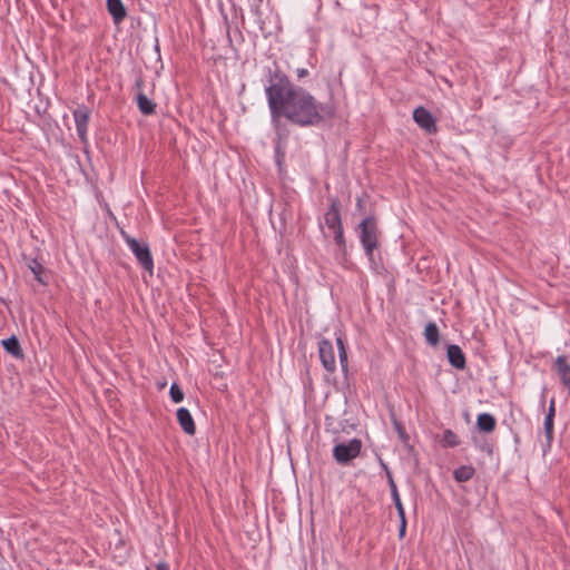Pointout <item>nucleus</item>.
<instances>
[{
	"label": "nucleus",
	"instance_id": "nucleus-32",
	"mask_svg": "<svg viewBox=\"0 0 570 570\" xmlns=\"http://www.w3.org/2000/svg\"><path fill=\"white\" fill-rule=\"evenodd\" d=\"M150 87H151V88H150V92H153V91H154L155 83H151V85H150Z\"/></svg>",
	"mask_w": 570,
	"mask_h": 570
},
{
	"label": "nucleus",
	"instance_id": "nucleus-7",
	"mask_svg": "<svg viewBox=\"0 0 570 570\" xmlns=\"http://www.w3.org/2000/svg\"><path fill=\"white\" fill-rule=\"evenodd\" d=\"M413 119L420 128L425 130L428 134H435L438 126L433 115L423 106H420L413 111Z\"/></svg>",
	"mask_w": 570,
	"mask_h": 570
},
{
	"label": "nucleus",
	"instance_id": "nucleus-23",
	"mask_svg": "<svg viewBox=\"0 0 570 570\" xmlns=\"http://www.w3.org/2000/svg\"><path fill=\"white\" fill-rule=\"evenodd\" d=\"M170 397L173 402L179 403L184 400V392L179 387L177 383H173L169 390Z\"/></svg>",
	"mask_w": 570,
	"mask_h": 570
},
{
	"label": "nucleus",
	"instance_id": "nucleus-4",
	"mask_svg": "<svg viewBox=\"0 0 570 570\" xmlns=\"http://www.w3.org/2000/svg\"><path fill=\"white\" fill-rule=\"evenodd\" d=\"M362 442L354 438L348 443H338L333 449V456L340 464H346L361 453Z\"/></svg>",
	"mask_w": 570,
	"mask_h": 570
},
{
	"label": "nucleus",
	"instance_id": "nucleus-22",
	"mask_svg": "<svg viewBox=\"0 0 570 570\" xmlns=\"http://www.w3.org/2000/svg\"><path fill=\"white\" fill-rule=\"evenodd\" d=\"M333 232H334V242L337 245L341 254L343 256H345L346 255V243H345V238H344L343 227L334 229Z\"/></svg>",
	"mask_w": 570,
	"mask_h": 570
},
{
	"label": "nucleus",
	"instance_id": "nucleus-18",
	"mask_svg": "<svg viewBox=\"0 0 570 570\" xmlns=\"http://www.w3.org/2000/svg\"><path fill=\"white\" fill-rule=\"evenodd\" d=\"M3 348L11 355L19 357L22 356L20 343L16 336H11L2 341Z\"/></svg>",
	"mask_w": 570,
	"mask_h": 570
},
{
	"label": "nucleus",
	"instance_id": "nucleus-31",
	"mask_svg": "<svg viewBox=\"0 0 570 570\" xmlns=\"http://www.w3.org/2000/svg\"><path fill=\"white\" fill-rule=\"evenodd\" d=\"M356 207L358 210H362L363 208V199L361 197L356 199Z\"/></svg>",
	"mask_w": 570,
	"mask_h": 570
},
{
	"label": "nucleus",
	"instance_id": "nucleus-20",
	"mask_svg": "<svg viewBox=\"0 0 570 570\" xmlns=\"http://www.w3.org/2000/svg\"><path fill=\"white\" fill-rule=\"evenodd\" d=\"M440 443L443 448H453L461 443L458 434L451 430H445L440 439Z\"/></svg>",
	"mask_w": 570,
	"mask_h": 570
},
{
	"label": "nucleus",
	"instance_id": "nucleus-3",
	"mask_svg": "<svg viewBox=\"0 0 570 570\" xmlns=\"http://www.w3.org/2000/svg\"><path fill=\"white\" fill-rule=\"evenodd\" d=\"M121 235L142 268L153 274L154 261L148 244L138 242L136 238L127 235L124 230H121Z\"/></svg>",
	"mask_w": 570,
	"mask_h": 570
},
{
	"label": "nucleus",
	"instance_id": "nucleus-21",
	"mask_svg": "<svg viewBox=\"0 0 570 570\" xmlns=\"http://www.w3.org/2000/svg\"><path fill=\"white\" fill-rule=\"evenodd\" d=\"M336 344H337V348H338V360H340L342 371L344 373H347L348 362H347V353H346L344 342L341 337H337Z\"/></svg>",
	"mask_w": 570,
	"mask_h": 570
},
{
	"label": "nucleus",
	"instance_id": "nucleus-8",
	"mask_svg": "<svg viewBox=\"0 0 570 570\" xmlns=\"http://www.w3.org/2000/svg\"><path fill=\"white\" fill-rule=\"evenodd\" d=\"M330 207L327 212L325 213L324 219L326 226L334 230L337 228L343 227L342 219H341V205L340 200L336 197H330Z\"/></svg>",
	"mask_w": 570,
	"mask_h": 570
},
{
	"label": "nucleus",
	"instance_id": "nucleus-9",
	"mask_svg": "<svg viewBox=\"0 0 570 570\" xmlns=\"http://www.w3.org/2000/svg\"><path fill=\"white\" fill-rule=\"evenodd\" d=\"M73 118L78 136L82 142L87 140V129L89 122V110L87 107L78 108L73 111Z\"/></svg>",
	"mask_w": 570,
	"mask_h": 570
},
{
	"label": "nucleus",
	"instance_id": "nucleus-5",
	"mask_svg": "<svg viewBox=\"0 0 570 570\" xmlns=\"http://www.w3.org/2000/svg\"><path fill=\"white\" fill-rule=\"evenodd\" d=\"M135 97L137 101V106L141 114L144 115H153L156 111V104L149 99L146 91V81L142 76H138L135 82Z\"/></svg>",
	"mask_w": 570,
	"mask_h": 570
},
{
	"label": "nucleus",
	"instance_id": "nucleus-11",
	"mask_svg": "<svg viewBox=\"0 0 570 570\" xmlns=\"http://www.w3.org/2000/svg\"><path fill=\"white\" fill-rule=\"evenodd\" d=\"M554 365L558 371L560 382L570 394V365L567 363L566 356L559 355L556 358Z\"/></svg>",
	"mask_w": 570,
	"mask_h": 570
},
{
	"label": "nucleus",
	"instance_id": "nucleus-25",
	"mask_svg": "<svg viewBox=\"0 0 570 570\" xmlns=\"http://www.w3.org/2000/svg\"><path fill=\"white\" fill-rule=\"evenodd\" d=\"M400 520H401V524H400V529H399V534L402 538L405 534V530H406L405 512H403V517H400Z\"/></svg>",
	"mask_w": 570,
	"mask_h": 570
},
{
	"label": "nucleus",
	"instance_id": "nucleus-30",
	"mask_svg": "<svg viewBox=\"0 0 570 570\" xmlns=\"http://www.w3.org/2000/svg\"><path fill=\"white\" fill-rule=\"evenodd\" d=\"M276 154H277V163H278V165H281L284 154H281L278 148L276 149Z\"/></svg>",
	"mask_w": 570,
	"mask_h": 570
},
{
	"label": "nucleus",
	"instance_id": "nucleus-12",
	"mask_svg": "<svg viewBox=\"0 0 570 570\" xmlns=\"http://www.w3.org/2000/svg\"><path fill=\"white\" fill-rule=\"evenodd\" d=\"M107 9L116 24H119L126 18V8L121 0H107Z\"/></svg>",
	"mask_w": 570,
	"mask_h": 570
},
{
	"label": "nucleus",
	"instance_id": "nucleus-1",
	"mask_svg": "<svg viewBox=\"0 0 570 570\" xmlns=\"http://www.w3.org/2000/svg\"><path fill=\"white\" fill-rule=\"evenodd\" d=\"M265 91L275 125L284 117L302 127L315 126L335 114L332 106L318 104L308 91L294 86L285 75L275 73Z\"/></svg>",
	"mask_w": 570,
	"mask_h": 570
},
{
	"label": "nucleus",
	"instance_id": "nucleus-6",
	"mask_svg": "<svg viewBox=\"0 0 570 570\" xmlns=\"http://www.w3.org/2000/svg\"><path fill=\"white\" fill-rule=\"evenodd\" d=\"M318 355L323 367L328 373L336 371V360L333 343L326 338L318 342Z\"/></svg>",
	"mask_w": 570,
	"mask_h": 570
},
{
	"label": "nucleus",
	"instance_id": "nucleus-19",
	"mask_svg": "<svg viewBox=\"0 0 570 570\" xmlns=\"http://www.w3.org/2000/svg\"><path fill=\"white\" fill-rule=\"evenodd\" d=\"M28 268L35 275V278L42 285L47 284V281L43 278L45 268L37 258H31L28 262Z\"/></svg>",
	"mask_w": 570,
	"mask_h": 570
},
{
	"label": "nucleus",
	"instance_id": "nucleus-29",
	"mask_svg": "<svg viewBox=\"0 0 570 570\" xmlns=\"http://www.w3.org/2000/svg\"><path fill=\"white\" fill-rule=\"evenodd\" d=\"M156 569L157 570H169V567L166 562H159L157 566H156Z\"/></svg>",
	"mask_w": 570,
	"mask_h": 570
},
{
	"label": "nucleus",
	"instance_id": "nucleus-2",
	"mask_svg": "<svg viewBox=\"0 0 570 570\" xmlns=\"http://www.w3.org/2000/svg\"><path fill=\"white\" fill-rule=\"evenodd\" d=\"M360 240L367 258L373 262L374 249L379 247V227L375 216L365 217L358 224Z\"/></svg>",
	"mask_w": 570,
	"mask_h": 570
},
{
	"label": "nucleus",
	"instance_id": "nucleus-10",
	"mask_svg": "<svg viewBox=\"0 0 570 570\" xmlns=\"http://www.w3.org/2000/svg\"><path fill=\"white\" fill-rule=\"evenodd\" d=\"M177 421L186 434L194 435L196 433L194 419L186 407L177 410Z\"/></svg>",
	"mask_w": 570,
	"mask_h": 570
},
{
	"label": "nucleus",
	"instance_id": "nucleus-28",
	"mask_svg": "<svg viewBox=\"0 0 570 570\" xmlns=\"http://www.w3.org/2000/svg\"><path fill=\"white\" fill-rule=\"evenodd\" d=\"M308 75V70L305 69V68H302V69H297V77L298 78H304Z\"/></svg>",
	"mask_w": 570,
	"mask_h": 570
},
{
	"label": "nucleus",
	"instance_id": "nucleus-15",
	"mask_svg": "<svg viewBox=\"0 0 570 570\" xmlns=\"http://www.w3.org/2000/svg\"><path fill=\"white\" fill-rule=\"evenodd\" d=\"M556 414V402L554 399L550 401L549 411L544 420V433L547 441L550 443L553 438V417Z\"/></svg>",
	"mask_w": 570,
	"mask_h": 570
},
{
	"label": "nucleus",
	"instance_id": "nucleus-13",
	"mask_svg": "<svg viewBox=\"0 0 570 570\" xmlns=\"http://www.w3.org/2000/svg\"><path fill=\"white\" fill-rule=\"evenodd\" d=\"M385 472H386V476H387V482H389V485H390V489H391V495H392V499H393V502L395 504V508L397 510V514L399 517H403V512H404V508H403V504L401 502V498H400V494H399V491H397V488H396V483L393 479V475L391 473V471L389 470V468L386 466V464H382Z\"/></svg>",
	"mask_w": 570,
	"mask_h": 570
},
{
	"label": "nucleus",
	"instance_id": "nucleus-17",
	"mask_svg": "<svg viewBox=\"0 0 570 570\" xmlns=\"http://www.w3.org/2000/svg\"><path fill=\"white\" fill-rule=\"evenodd\" d=\"M424 336L426 342L432 345L436 346L440 342V331L439 327L434 322H430L426 324L424 330Z\"/></svg>",
	"mask_w": 570,
	"mask_h": 570
},
{
	"label": "nucleus",
	"instance_id": "nucleus-24",
	"mask_svg": "<svg viewBox=\"0 0 570 570\" xmlns=\"http://www.w3.org/2000/svg\"><path fill=\"white\" fill-rule=\"evenodd\" d=\"M393 423H394V428L395 430L397 431L399 433V436L403 440V441H406L407 440V435H406V432H405V429L404 426L397 421V420H393Z\"/></svg>",
	"mask_w": 570,
	"mask_h": 570
},
{
	"label": "nucleus",
	"instance_id": "nucleus-16",
	"mask_svg": "<svg viewBox=\"0 0 570 570\" xmlns=\"http://www.w3.org/2000/svg\"><path fill=\"white\" fill-rule=\"evenodd\" d=\"M448 358L454 367L463 368V352L459 345H449Z\"/></svg>",
	"mask_w": 570,
	"mask_h": 570
},
{
	"label": "nucleus",
	"instance_id": "nucleus-14",
	"mask_svg": "<svg viewBox=\"0 0 570 570\" xmlns=\"http://www.w3.org/2000/svg\"><path fill=\"white\" fill-rule=\"evenodd\" d=\"M497 425L495 419L489 413H482L478 416L476 426L479 431L484 433H491L494 431Z\"/></svg>",
	"mask_w": 570,
	"mask_h": 570
},
{
	"label": "nucleus",
	"instance_id": "nucleus-27",
	"mask_svg": "<svg viewBox=\"0 0 570 570\" xmlns=\"http://www.w3.org/2000/svg\"><path fill=\"white\" fill-rule=\"evenodd\" d=\"M474 473V469L465 465V481L469 480Z\"/></svg>",
	"mask_w": 570,
	"mask_h": 570
},
{
	"label": "nucleus",
	"instance_id": "nucleus-26",
	"mask_svg": "<svg viewBox=\"0 0 570 570\" xmlns=\"http://www.w3.org/2000/svg\"><path fill=\"white\" fill-rule=\"evenodd\" d=\"M453 475L458 482H463V465L454 470Z\"/></svg>",
	"mask_w": 570,
	"mask_h": 570
}]
</instances>
